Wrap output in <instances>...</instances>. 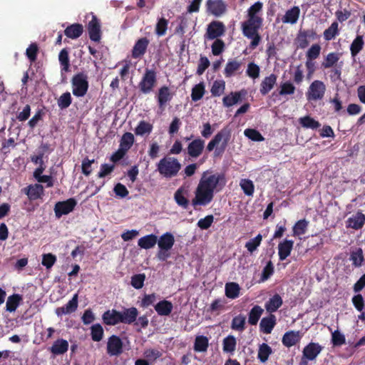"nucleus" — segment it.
<instances>
[{"mask_svg": "<svg viewBox=\"0 0 365 365\" xmlns=\"http://www.w3.org/2000/svg\"><path fill=\"white\" fill-rule=\"evenodd\" d=\"M153 128V126L151 123L145 120H140L135 128V133L140 136L146 134L148 135L152 132Z\"/></svg>", "mask_w": 365, "mask_h": 365, "instance_id": "obj_46", "label": "nucleus"}, {"mask_svg": "<svg viewBox=\"0 0 365 365\" xmlns=\"http://www.w3.org/2000/svg\"><path fill=\"white\" fill-rule=\"evenodd\" d=\"M277 76L274 73H272L266 76L260 83L259 91L262 96H266L275 86Z\"/></svg>", "mask_w": 365, "mask_h": 365, "instance_id": "obj_24", "label": "nucleus"}, {"mask_svg": "<svg viewBox=\"0 0 365 365\" xmlns=\"http://www.w3.org/2000/svg\"><path fill=\"white\" fill-rule=\"evenodd\" d=\"M157 243L159 249L170 250L175 244V237L172 233L167 232L160 237Z\"/></svg>", "mask_w": 365, "mask_h": 365, "instance_id": "obj_27", "label": "nucleus"}, {"mask_svg": "<svg viewBox=\"0 0 365 365\" xmlns=\"http://www.w3.org/2000/svg\"><path fill=\"white\" fill-rule=\"evenodd\" d=\"M276 324V317L273 314H270L267 317L262 319L259 328L260 331L264 334H270Z\"/></svg>", "mask_w": 365, "mask_h": 365, "instance_id": "obj_30", "label": "nucleus"}, {"mask_svg": "<svg viewBox=\"0 0 365 365\" xmlns=\"http://www.w3.org/2000/svg\"><path fill=\"white\" fill-rule=\"evenodd\" d=\"M242 66V63L236 59L228 60L224 70V75L226 78H230L237 73Z\"/></svg>", "mask_w": 365, "mask_h": 365, "instance_id": "obj_33", "label": "nucleus"}, {"mask_svg": "<svg viewBox=\"0 0 365 365\" xmlns=\"http://www.w3.org/2000/svg\"><path fill=\"white\" fill-rule=\"evenodd\" d=\"M230 140V131L226 128H223L220 130L214 138L208 143L206 150L208 152L212 151L215 148L222 142V144L220 147L216 148L214 152V156L218 157L222 155L228 144Z\"/></svg>", "mask_w": 365, "mask_h": 365, "instance_id": "obj_5", "label": "nucleus"}, {"mask_svg": "<svg viewBox=\"0 0 365 365\" xmlns=\"http://www.w3.org/2000/svg\"><path fill=\"white\" fill-rule=\"evenodd\" d=\"M104 330L103 327L97 323L91 327V336L93 341H100L103 339Z\"/></svg>", "mask_w": 365, "mask_h": 365, "instance_id": "obj_53", "label": "nucleus"}, {"mask_svg": "<svg viewBox=\"0 0 365 365\" xmlns=\"http://www.w3.org/2000/svg\"><path fill=\"white\" fill-rule=\"evenodd\" d=\"M237 346L236 338L233 335H228L222 341V349L225 353L232 354Z\"/></svg>", "mask_w": 365, "mask_h": 365, "instance_id": "obj_41", "label": "nucleus"}, {"mask_svg": "<svg viewBox=\"0 0 365 365\" xmlns=\"http://www.w3.org/2000/svg\"><path fill=\"white\" fill-rule=\"evenodd\" d=\"M317 38V34L314 29L299 30L295 39L297 48H306L309 43V39L314 40Z\"/></svg>", "mask_w": 365, "mask_h": 365, "instance_id": "obj_10", "label": "nucleus"}, {"mask_svg": "<svg viewBox=\"0 0 365 365\" xmlns=\"http://www.w3.org/2000/svg\"><path fill=\"white\" fill-rule=\"evenodd\" d=\"M274 273V265L271 260H269L266 266L263 268L262 272L260 282L267 281Z\"/></svg>", "mask_w": 365, "mask_h": 365, "instance_id": "obj_64", "label": "nucleus"}, {"mask_svg": "<svg viewBox=\"0 0 365 365\" xmlns=\"http://www.w3.org/2000/svg\"><path fill=\"white\" fill-rule=\"evenodd\" d=\"M77 202L74 198H69L65 201H61L56 203L54 212L56 217L59 218L62 215H68L72 212Z\"/></svg>", "mask_w": 365, "mask_h": 365, "instance_id": "obj_11", "label": "nucleus"}, {"mask_svg": "<svg viewBox=\"0 0 365 365\" xmlns=\"http://www.w3.org/2000/svg\"><path fill=\"white\" fill-rule=\"evenodd\" d=\"M244 134L253 141L260 142L264 139L262 134L256 129L247 128L245 130Z\"/></svg>", "mask_w": 365, "mask_h": 365, "instance_id": "obj_59", "label": "nucleus"}, {"mask_svg": "<svg viewBox=\"0 0 365 365\" xmlns=\"http://www.w3.org/2000/svg\"><path fill=\"white\" fill-rule=\"evenodd\" d=\"M321 51V46L318 43H314L308 49L306 56L307 59L314 61L317 59Z\"/></svg>", "mask_w": 365, "mask_h": 365, "instance_id": "obj_62", "label": "nucleus"}, {"mask_svg": "<svg viewBox=\"0 0 365 365\" xmlns=\"http://www.w3.org/2000/svg\"><path fill=\"white\" fill-rule=\"evenodd\" d=\"M204 148L205 141L201 138H197L188 144L187 152L190 157L197 158L202 153Z\"/></svg>", "mask_w": 365, "mask_h": 365, "instance_id": "obj_16", "label": "nucleus"}, {"mask_svg": "<svg viewBox=\"0 0 365 365\" xmlns=\"http://www.w3.org/2000/svg\"><path fill=\"white\" fill-rule=\"evenodd\" d=\"M205 93V86L204 82H200L195 85L191 91V98L194 102H197L202 98Z\"/></svg>", "mask_w": 365, "mask_h": 365, "instance_id": "obj_42", "label": "nucleus"}, {"mask_svg": "<svg viewBox=\"0 0 365 365\" xmlns=\"http://www.w3.org/2000/svg\"><path fill=\"white\" fill-rule=\"evenodd\" d=\"M364 46V36L357 35L350 45V53L351 57L355 58L360 53V51H362Z\"/></svg>", "mask_w": 365, "mask_h": 365, "instance_id": "obj_36", "label": "nucleus"}, {"mask_svg": "<svg viewBox=\"0 0 365 365\" xmlns=\"http://www.w3.org/2000/svg\"><path fill=\"white\" fill-rule=\"evenodd\" d=\"M102 320L105 324L109 326H114L121 323L120 312L114 309L107 310L103 314Z\"/></svg>", "mask_w": 365, "mask_h": 365, "instance_id": "obj_21", "label": "nucleus"}, {"mask_svg": "<svg viewBox=\"0 0 365 365\" xmlns=\"http://www.w3.org/2000/svg\"><path fill=\"white\" fill-rule=\"evenodd\" d=\"M247 94L245 89H241L239 91L231 92L229 95H227L222 98V103L225 107H231L233 105L240 102L243 98Z\"/></svg>", "mask_w": 365, "mask_h": 365, "instance_id": "obj_18", "label": "nucleus"}, {"mask_svg": "<svg viewBox=\"0 0 365 365\" xmlns=\"http://www.w3.org/2000/svg\"><path fill=\"white\" fill-rule=\"evenodd\" d=\"M349 259L352 262V265L355 267H359L362 265L364 260L363 250L361 247L356 248L350 254Z\"/></svg>", "mask_w": 365, "mask_h": 365, "instance_id": "obj_43", "label": "nucleus"}, {"mask_svg": "<svg viewBox=\"0 0 365 365\" xmlns=\"http://www.w3.org/2000/svg\"><path fill=\"white\" fill-rule=\"evenodd\" d=\"M282 304L283 300L281 296L275 294L266 302L264 307L267 312L272 314V313L277 312Z\"/></svg>", "mask_w": 365, "mask_h": 365, "instance_id": "obj_28", "label": "nucleus"}, {"mask_svg": "<svg viewBox=\"0 0 365 365\" xmlns=\"http://www.w3.org/2000/svg\"><path fill=\"white\" fill-rule=\"evenodd\" d=\"M158 83V71L155 68H145L138 87L143 94H149L154 91Z\"/></svg>", "mask_w": 365, "mask_h": 365, "instance_id": "obj_4", "label": "nucleus"}, {"mask_svg": "<svg viewBox=\"0 0 365 365\" xmlns=\"http://www.w3.org/2000/svg\"><path fill=\"white\" fill-rule=\"evenodd\" d=\"M339 58L340 55L338 53L331 52L328 53L322 63V67L324 69L333 67L338 62Z\"/></svg>", "mask_w": 365, "mask_h": 365, "instance_id": "obj_50", "label": "nucleus"}, {"mask_svg": "<svg viewBox=\"0 0 365 365\" xmlns=\"http://www.w3.org/2000/svg\"><path fill=\"white\" fill-rule=\"evenodd\" d=\"M158 242V237L155 235L150 234L140 237L138 240V245L145 250L153 248Z\"/></svg>", "mask_w": 365, "mask_h": 365, "instance_id": "obj_31", "label": "nucleus"}, {"mask_svg": "<svg viewBox=\"0 0 365 365\" xmlns=\"http://www.w3.org/2000/svg\"><path fill=\"white\" fill-rule=\"evenodd\" d=\"M134 135L129 132L125 133L120 140V148L128 151L134 143Z\"/></svg>", "mask_w": 365, "mask_h": 365, "instance_id": "obj_48", "label": "nucleus"}, {"mask_svg": "<svg viewBox=\"0 0 365 365\" xmlns=\"http://www.w3.org/2000/svg\"><path fill=\"white\" fill-rule=\"evenodd\" d=\"M262 240V236L261 234H258L255 237L251 239L245 244V247L250 252H254L257 247L260 245Z\"/></svg>", "mask_w": 365, "mask_h": 365, "instance_id": "obj_56", "label": "nucleus"}, {"mask_svg": "<svg viewBox=\"0 0 365 365\" xmlns=\"http://www.w3.org/2000/svg\"><path fill=\"white\" fill-rule=\"evenodd\" d=\"M123 344L118 336L112 335L108 339L107 353L110 356H118L123 353Z\"/></svg>", "mask_w": 365, "mask_h": 365, "instance_id": "obj_13", "label": "nucleus"}, {"mask_svg": "<svg viewBox=\"0 0 365 365\" xmlns=\"http://www.w3.org/2000/svg\"><path fill=\"white\" fill-rule=\"evenodd\" d=\"M56 255L51 253L43 254L42 255V261L41 264L44 266L47 269H51L56 262Z\"/></svg>", "mask_w": 365, "mask_h": 365, "instance_id": "obj_63", "label": "nucleus"}, {"mask_svg": "<svg viewBox=\"0 0 365 365\" xmlns=\"http://www.w3.org/2000/svg\"><path fill=\"white\" fill-rule=\"evenodd\" d=\"M299 122L303 128H311L312 130H316L321 125L319 121L316 120L309 115L300 118L299 119Z\"/></svg>", "mask_w": 365, "mask_h": 365, "instance_id": "obj_47", "label": "nucleus"}, {"mask_svg": "<svg viewBox=\"0 0 365 365\" xmlns=\"http://www.w3.org/2000/svg\"><path fill=\"white\" fill-rule=\"evenodd\" d=\"M240 186L243 190L245 195L247 196H252L255 191V185L253 182L249 179H242L240 182Z\"/></svg>", "mask_w": 365, "mask_h": 365, "instance_id": "obj_54", "label": "nucleus"}, {"mask_svg": "<svg viewBox=\"0 0 365 365\" xmlns=\"http://www.w3.org/2000/svg\"><path fill=\"white\" fill-rule=\"evenodd\" d=\"M145 280V274H136L131 277L130 284L136 289H141Z\"/></svg>", "mask_w": 365, "mask_h": 365, "instance_id": "obj_58", "label": "nucleus"}, {"mask_svg": "<svg viewBox=\"0 0 365 365\" xmlns=\"http://www.w3.org/2000/svg\"><path fill=\"white\" fill-rule=\"evenodd\" d=\"M187 190L184 186H180L174 194V199L178 206L183 209H187L190 202L187 198Z\"/></svg>", "mask_w": 365, "mask_h": 365, "instance_id": "obj_25", "label": "nucleus"}, {"mask_svg": "<svg viewBox=\"0 0 365 365\" xmlns=\"http://www.w3.org/2000/svg\"><path fill=\"white\" fill-rule=\"evenodd\" d=\"M225 32V26L222 21H212L207 26L205 37L210 40L217 39L223 36Z\"/></svg>", "mask_w": 365, "mask_h": 365, "instance_id": "obj_9", "label": "nucleus"}, {"mask_svg": "<svg viewBox=\"0 0 365 365\" xmlns=\"http://www.w3.org/2000/svg\"><path fill=\"white\" fill-rule=\"evenodd\" d=\"M294 241L285 239L278 245V255L280 261L286 259L293 250Z\"/></svg>", "mask_w": 365, "mask_h": 365, "instance_id": "obj_22", "label": "nucleus"}, {"mask_svg": "<svg viewBox=\"0 0 365 365\" xmlns=\"http://www.w3.org/2000/svg\"><path fill=\"white\" fill-rule=\"evenodd\" d=\"M22 191L28 196L30 200L40 199L44 195L43 187L39 183L29 185L24 187Z\"/></svg>", "mask_w": 365, "mask_h": 365, "instance_id": "obj_17", "label": "nucleus"}, {"mask_svg": "<svg viewBox=\"0 0 365 365\" xmlns=\"http://www.w3.org/2000/svg\"><path fill=\"white\" fill-rule=\"evenodd\" d=\"M339 34V23L337 21L332 22L330 26L324 30L323 34L324 38L327 41L335 38V37Z\"/></svg>", "mask_w": 365, "mask_h": 365, "instance_id": "obj_44", "label": "nucleus"}, {"mask_svg": "<svg viewBox=\"0 0 365 365\" xmlns=\"http://www.w3.org/2000/svg\"><path fill=\"white\" fill-rule=\"evenodd\" d=\"M262 3L255 2L247 11L248 19L242 23V31L243 35L251 39L250 48L255 49L261 42L262 37L259 34V30L262 26L263 19L257 14L262 9Z\"/></svg>", "mask_w": 365, "mask_h": 365, "instance_id": "obj_2", "label": "nucleus"}, {"mask_svg": "<svg viewBox=\"0 0 365 365\" xmlns=\"http://www.w3.org/2000/svg\"><path fill=\"white\" fill-rule=\"evenodd\" d=\"M173 98L170 88L167 86H163L158 89L157 94L158 104L160 108L164 109L167 103L170 102Z\"/></svg>", "mask_w": 365, "mask_h": 365, "instance_id": "obj_20", "label": "nucleus"}, {"mask_svg": "<svg viewBox=\"0 0 365 365\" xmlns=\"http://www.w3.org/2000/svg\"><path fill=\"white\" fill-rule=\"evenodd\" d=\"M71 103L72 98L69 92L63 93L58 99V106L62 110L68 108Z\"/></svg>", "mask_w": 365, "mask_h": 365, "instance_id": "obj_57", "label": "nucleus"}, {"mask_svg": "<svg viewBox=\"0 0 365 365\" xmlns=\"http://www.w3.org/2000/svg\"><path fill=\"white\" fill-rule=\"evenodd\" d=\"M89 38L94 42H99L101 38V23L96 15L92 14V19L87 25Z\"/></svg>", "mask_w": 365, "mask_h": 365, "instance_id": "obj_12", "label": "nucleus"}, {"mask_svg": "<svg viewBox=\"0 0 365 365\" xmlns=\"http://www.w3.org/2000/svg\"><path fill=\"white\" fill-rule=\"evenodd\" d=\"M263 312L264 309L260 306L255 305L248 314V323L250 325H257Z\"/></svg>", "mask_w": 365, "mask_h": 365, "instance_id": "obj_39", "label": "nucleus"}, {"mask_svg": "<svg viewBox=\"0 0 365 365\" xmlns=\"http://www.w3.org/2000/svg\"><path fill=\"white\" fill-rule=\"evenodd\" d=\"M300 14V9L299 6H294L287 10L282 18L284 23L294 24L297 22Z\"/></svg>", "mask_w": 365, "mask_h": 365, "instance_id": "obj_35", "label": "nucleus"}, {"mask_svg": "<svg viewBox=\"0 0 365 365\" xmlns=\"http://www.w3.org/2000/svg\"><path fill=\"white\" fill-rule=\"evenodd\" d=\"M22 301L21 295L19 294H14L7 298L6 304V310L9 312L16 311L19 306L20 302Z\"/></svg>", "mask_w": 365, "mask_h": 365, "instance_id": "obj_40", "label": "nucleus"}, {"mask_svg": "<svg viewBox=\"0 0 365 365\" xmlns=\"http://www.w3.org/2000/svg\"><path fill=\"white\" fill-rule=\"evenodd\" d=\"M240 287L237 282H227L225 284V296L229 299H236L240 296Z\"/></svg>", "mask_w": 365, "mask_h": 365, "instance_id": "obj_38", "label": "nucleus"}, {"mask_svg": "<svg viewBox=\"0 0 365 365\" xmlns=\"http://www.w3.org/2000/svg\"><path fill=\"white\" fill-rule=\"evenodd\" d=\"M272 353V348L267 344L262 343L259 346L257 358L262 363H265Z\"/></svg>", "mask_w": 365, "mask_h": 365, "instance_id": "obj_45", "label": "nucleus"}, {"mask_svg": "<svg viewBox=\"0 0 365 365\" xmlns=\"http://www.w3.org/2000/svg\"><path fill=\"white\" fill-rule=\"evenodd\" d=\"M246 317L242 314L235 317L231 323V329L238 331H243L245 329Z\"/></svg>", "mask_w": 365, "mask_h": 365, "instance_id": "obj_49", "label": "nucleus"}, {"mask_svg": "<svg viewBox=\"0 0 365 365\" xmlns=\"http://www.w3.org/2000/svg\"><path fill=\"white\" fill-rule=\"evenodd\" d=\"M205 9L207 14L215 17H220L226 14L227 5L224 0H207Z\"/></svg>", "mask_w": 365, "mask_h": 365, "instance_id": "obj_7", "label": "nucleus"}, {"mask_svg": "<svg viewBox=\"0 0 365 365\" xmlns=\"http://www.w3.org/2000/svg\"><path fill=\"white\" fill-rule=\"evenodd\" d=\"M209 346V339L203 335L195 337L193 349L196 352H206Z\"/></svg>", "mask_w": 365, "mask_h": 365, "instance_id": "obj_37", "label": "nucleus"}, {"mask_svg": "<svg viewBox=\"0 0 365 365\" xmlns=\"http://www.w3.org/2000/svg\"><path fill=\"white\" fill-rule=\"evenodd\" d=\"M225 185L224 174H213L209 176L204 173L195 190V197L192 200V205L197 210L198 206L208 205L214 198L215 190L219 185Z\"/></svg>", "mask_w": 365, "mask_h": 365, "instance_id": "obj_1", "label": "nucleus"}, {"mask_svg": "<svg viewBox=\"0 0 365 365\" xmlns=\"http://www.w3.org/2000/svg\"><path fill=\"white\" fill-rule=\"evenodd\" d=\"M301 339L299 331H289L282 337V344L287 347L295 345Z\"/></svg>", "mask_w": 365, "mask_h": 365, "instance_id": "obj_34", "label": "nucleus"}, {"mask_svg": "<svg viewBox=\"0 0 365 365\" xmlns=\"http://www.w3.org/2000/svg\"><path fill=\"white\" fill-rule=\"evenodd\" d=\"M346 227L358 230L361 229L365 224V215L361 211H358L346 222Z\"/></svg>", "mask_w": 365, "mask_h": 365, "instance_id": "obj_19", "label": "nucleus"}, {"mask_svg": "<svg viewBox=\"0 0 365 365\" xmlns=\"http://www.w3.org/2000/svg\"><path fill=\"white\" fill-rule=\"evenodd\" d=\"M326 86L319 80L314 81L309 87L307 97L309 101L321 100L325 93Z\"/></svg>", "mask_w": 365, "mask_h": 365, "instance_id": "obj_8", "label": "nucleus"}, {"mask_svg": "<svg viewBox=\"0 0 365 365\" xmlns=\"http://www.w3.org/2000/svg\"><path fill=\"white\" fill-rule=\"evenodd\" d=\"M308 226V222L306 220L297 221L293 227V236H299L304 235Z\"/></svg>", "mask_w": 365, "mask_h": 365, "instance_id": "obj_55", "label": "nucleus"}, {"mask_svg": "<svg viewBox=\"0 0 365 365\" xmlns=\"http://www.w3.org/2000/svg\"><path fill=\"white\" fill-rule=\"evenodd\" d=\"M58 61L61 66L62 71L65 72L69 71L70 60L68 51L66 48H63L58 54Z\"/></svg>", "mask_w": 365, "mask_h": 365, "instance_id": "obj_52", "label": "nucleus"}, {"mask_svg": "<svg viewBox=\"0 0 365 365\" xmlns=\"http://www.w3.org/2000/svg\"><path fill=\"white\" fill-rule=\"evenodd\" d=\"M179 160L170 156H165L160 160L157 164V170L165 178L175 177L181 169Z\"/></svg>", "mask_w": 365, "mask_h": 365, "instance_id": "obj_3", "label": "nucleus"}, {"mask_svg": "<svg viewBox=\"0 0 365 365\" xmlns=\"http://www.w3.org/2000/svg\"><path fill=\"white\" fill-rule=\"evenodd\" d=\"M83 32V26L78 23L73 24L66 28L64 34L69 38L76 39L80 37Z\"/></svg>", "mask_w": 365, "mask_h": 365, "instance_id": "obj_29", "label": "nucleus"}, {"mask_svg": "<svg viewBox=\"0 0 365 365\" xmlns=\"http://www.w3.org/2000/svg\"><path fill=\"white\" fill-rule=\"evenodd\" d=\"M225 90V82L223 80H216L213 82L210 89L211 95L213 97L220 96Z\"/></svg>", "mask_w": 365, "mask_h": 365, "instance_id": "obj_51", "label": "nucleus"}, {"mask_svg": "<svg viewBox=\"0 0 365 365\" xmlns=\"http://www.w3.org/2000/svg\"><path fill=\"white\" fill-rule=\"evenodd\" d=\"M149 43L150 41L146 37H142L138 39L131 51L132 57L135 59L141 58L145 54Z\"/></svg>", "mask_w": 365, "mask_h": 365, "instance_id": "obj_14", "label": "nucleus"}, {"mask_svg": "<svg viewBox=\"0 0 365 365\" xmlns=\"http://www.w3.org/2000/svg\"><path fill=\"white\" fill-rule=\"evenodd\" d=\"M173 309V306L172 302L165 299L160 301L155 306V310L160 316L170 315Z\"/></svg>", "mask_w": 365, "mask_h": 365, "instance_id": "obj_32", "label": "nucleus"}, {"mask_svg": "<svg viewBox=\"0 0 365 365\" xmlns=\"http://www.w3.org/2000/svg\"><path fill=\"white\" fill-rule=\"evenodd\" d=\"M259 73L260 68L258 65L254 62H250L248 63L246 73L250 78L256 79L259 76Z\"/></svg>", "mask_w": 365, "mask_h": 365, "instance_id": "obj_60", "label": "nucleus"}, {"mask_svg": "<svg viewBox=\"0 0 365 365\" xmlns=\"http://www.w3.org/2000/svg\"><path fill=\"white\" fill-rule=\"evenodd\" d=\"M168 21L165 18L160 19L155 26V34L158 36H163L165 34L168 29Z\"/></svg>", "mask_w": 365, "mask_h": 365, "instance_id": "obj_61", "label": "nucleus"}, {"mask_svg": "<svg viewBox=\"0 0 365 365\" xmlns=\"http://www.w3.org/2000/svg\"><path fill=\"white\" fill-rule=\"evenodd\" d=\"M68 342L66 339H58L48 349L53 355L58 356L66 353L68 350Z\"/></svg>", "mask_w": 365, "mask_h": 365, "instance_id": "obj_26", "label": "nucleus"}, {"mask_svg": "<svg viewBox=\"0 0 365 365\" xmlns=\"http://www.w3.org/2000/svg\"><path fill=\"white\" fill-rule=\"evenodd\" d=\"M138 314V310L134 307L125 308L123 312H120L121 323L126 324H133L137 320Z\"/></svg>", "mask_w": 365, "mask_h": 365, "instance_id": "obj_23", "label": "nucleus"}, {"mask_svg": "<svg viewBox=\"0 0 365 365\" xmlns=\"http://www.w3.org/2000/svg\"><path fill=\"white\" fill-rule=\"evenodd\" d=\"M323 349V346L319 343L310 342L305 346L302 351V356L309 361H314Z\"/></svg>", "mask_w": 365, "mask_h": 365, "instance_id": "obj_15", "label": "nucleus"}, {"mask_svg": "<svg viewBox=\"0 0 365 365\" xmlns=\"http://www.w3.org/2000/svg\"><path fill=\"white\" fill-rule=\"evenodd\" d=\"M73 94L76 97H83L89 87L88 76L83 73H78L71 79Z\"/></svg>", "mask_w": 365, "mask_h": 365, "instance_id": "obj_6", "label": "nucleus"}]
</instances>
